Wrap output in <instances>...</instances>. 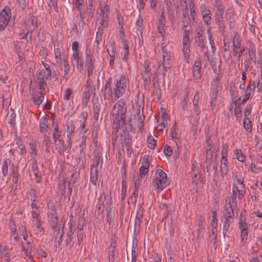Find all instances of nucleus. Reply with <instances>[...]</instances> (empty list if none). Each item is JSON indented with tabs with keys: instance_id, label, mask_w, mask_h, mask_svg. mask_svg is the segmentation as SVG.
Returning a JSON list of instances; mask_svg holds the SVG:
<instances>
[{
	"instance_id": "nucleus-51",
	"label": "nucleus",
	"mask_w": 262,
	"mask_h": 262,
	"mask_svg": "<svg viewBox=\"0 0 262 262\" xmlns=\"http://www.w3.org/2000/svg\"><path fill=\"white\" fill-rule=\"evenodd\" d=\"M136 27L138 31H141L143 30V19L139 14L136 21Z\"/></svg>"
},
{
	"instance_id": "nucleus-64",
	"label": "nucleus",
	"mask_w": 262,
	"mask_h": 262,
	"mask_svg": "<svg viewBox=\"0 0 262 262\" xmlns=\"http://www.w3.org/2000/svg\"><path fill=\"white\" fill-rule=\"evenodd\" d=\"M58 0H49V6L51 9L52 8L56 12H58V6H57Z\"/></svg>"
},
{
	"instance_id": "nucleus-30",
	"label": "nucleus",
	"mask_w": 262,
	"mask_h": 262,
	"mask_svg": "<svg viewBox=\"0 0 262 262\" xmlns=\"http://www.w3.org/2000/svg\"><path fill=\"white\" fill-rule=\"evenodd\" d=\"M28 24L25 23V28L28 30H31V27L33 29L37 28V18L35 16H30L28 20Z\"/></svg>"
},
{
	"instance_id": "nucleus-60",
	"label": "nucleus",
	"mask_w": 262,
	"mask_h": 262,
	"mask_svg": "<svg viewBox=\"0 0 262 262\" xmlns=\"http://www.w3.org/2000/svg\"><path fill=\"white\" fill-rule=\"evenodd\" d=\"M3 253L5 256L6 257V260L7 262H10L11 255L9 253V248L5 246L3 248Z\"/></svg>"
},
{
	"instance_id": "nucleus-21",
	"label": "nucleus",
	"mask_w": 262,
	"mask_h": 262,
	"mask_svg": "<svg viewBox=\"0 0 262 262\" xmlns=\"http://www.w3.org/2000/svg\"><path fill=\"white\" fill-rule=\"evenodd\" d=\"M149 163L147 157L145 155L143 158L141 166L139 168V174L140 177H144L149 170Z\"/></svg>"
},
{
	"instance_id": "nucleus-54",
	"label": "nucleus",
	"mask_w": 262,
	"mask_h": 262,
	"mask_svg": "<svg viewBox=\"0 0 262 262\" xmlns=\"http://www.w3.org/2000/svg\"><path fill=\"white\" fill-rule=\"evenodd\" d=\"M23 250L25 252L26 256L29 258L31 261L34 262L33 259V256L32 254V251L33 250L27 249V247H25V246H23Z\"/></svg>"
},
{
	"instance_id": "nucleus-40",
	"label": "nucleus",
	"mask_w": 262,
	"mask_h": 262,
	"mask_svg": "<svg viewBox=\"0 0 262 262\" xmlns=\"http://www.w3.org/2000/svg\"><path fill=\"white\" fill-rule=\"evenodd\" d=\"M234 154L236 156V159L241 162H244L246 160V157L245 155L242 152L241 149H236L234 150Z\"/></svg>"
},
{
	"instance_id": "nucleus-11",
	"label": "nucleus",
	"mask_w": 262,
	"mask_h": 262,
	"mask_svg": "<svg viewBox=\"0 0 262 262\" xmlns=\"http://www.w3.org/2000/svg\"><path fill=\"white\" fill-rule=\"evenodd\" d=\"M166 18L164 15V10H161V14L159 16L157 23V29L158 33L162 37L163 40H164L165 34Z\"/></svg>"
},
{
	"instance_id": "nucleus-7",
	"label": "nucleus",
	"mask_w": 262,
	"mask_h": 262,
	"mask_svg": "<svg viewBox=\"0 0 262 262\" xmlns=\"http://www.w3.org/2000/svg\"><path fill=\"white\" fill-rule=\"evenodd\" d=\"M162 62L158 63V69L155 71V74L158 75L161 73L163 76L166 74L167 70L171 66V56L168 53L164 52L162 54Z\"/></svg>"
},
{
	"instance_id": "nucleus-27",
	"label": "nucleus",
	"mask_w": 262,
	"mask_h": 262,
	"mask_svg": "<svg viewBox=\"0 0 262 262\" xmlns=\"http://www.w3.org/2000/svg\"><path fill=\"white\" fill-rule=\"evenodd\" d=\"M97 15L110 14L109 6L106 3L100 4L97 10Z\"/></svg>"
},
{
	"instance_id": "nucleus-34",
	"label": "nucleus",
	"mask_w": 262,
	"mask_h": 262,
	"mask_svg": "<svg viewBox=\"0 0 262 262\" xmlns=\"http://www.w3.org/2000/svg\"><path fill=\"white\" fill-rule=\"evenodd\" d=\"M15 117L16 114L13 108H10V111L7 113V120L9 124L11 126H14L15 125Z\"/></svg>"
},
{
	"instance_id": "nucleus-2",
	"label": "nucleus",
	"mask_w": 262,
	"mask_h": 262,
	"mask_svg": "<svg viewBox=\"0 0 262 262\" xmlns=\"http://www.w3.org/2000/svg\"><path fill=\"white\" fill-rule=\"evenodd\" d=\"M126 112L127 105L124 99H120L113 106L112 111V120L115 124L116 129H118L121 126L125 124Z\"/></svg>"
},
{
	"instance_id": "nucleus-5",
	"label": "nucleus",
	"mask_w": 262,
	"mask_h": 262,
	"mask_svg": "<svg viewBox=\"0 0 262 262\" xmlns=\"http://www.w3.org/2000/svg\"><path fill=\"white\" fill-rule=\"evenodd\" d=\"M249 224L246 222V214L245 212H242L238 221V228L241 230V244L244 246L246 243L248 232Z\"/></svg>"
},
{
	"instance_id": "nucleus-13",
	"label": "nucleus",
	"mask_w": 262,
	"mask_h": 262,
	"mask_svg": "<svg viewBox=\"0 0 262 262\" xmlns=\"http://www.w3.org/2000/svg\"><path fill=\"white\" fill-rule=\"evenodd\" d=\"M190 37L189 35H183V52L186 61L188 63L190 59Z\"/></svg>"
},
{
	"instance_id": "nucleus-24",
	"label": "nucleus",
	"mask_w": 262,
	"mask_h": 262,
	"mask_svg": "<svg viewBox=\"0 0 262 262\" xmlns=\"http://www.w3.org/2000/svg\"><path fill=\"white\" fill-rule=\"evenodd\" d=\"M59 64L60 69L63 70L64 72V77L66 79H68L69 77V73L70 71V67L68 61L64 59L63 60H61L60 61L58 62Z\"/></svg>"
},
{
	"instance_id": "nucleus-16",
	"label": "nucleus",
	"mask_w": 262,
	"mask_h": 262,
	"mask_svg": "<svg viewBox=\"0 0 262 262\" xmlns=\"http://www.w3.org/2000/svg\"><path fill=\"white\" fill-rule=\"evenodd\" d=\"M201 65L202 64L201 58H196L195 62L192 67L193 77L195 80H199L201 78Z\"/></svg>"
},
{
	"instance_id": "nucleus-29",
	"label": "nucleus",
	"mask_w": 262,
	"mask_h": 262,
	"mask_svg": "<svg viewBox=\"0 0 262 262\" xmlns=\"http://www.w3.org/2000/svg\"><path fill=\"white\" fill-rule=\"evenodd\" d=\"M97 21L99 25L98 27L97 35H102L103 30L108 27L110 20L97 19Z\"/></svg>"
},
{
	"instance_id": "nucleus-3",
	"label": "nucleus",
	"mask_w": 262,
	"mask_h": 262,
	"mask_svg": "<svg viewBox=\"0 0 262 262\" xmlns=\"http://www.w3.org/2000/svg\"><path fill=\"white\" fill-rule=\"evenodd\" d=\"M152 184L158 193L161 192L169 184L167 174L161 169H157L153 178Z\"/></svg>"
},
{
	"instance_id": "nucleus-50",
	"label": "nucleus",
	"mask_w": 262,
	"mask_h": 262,
	"mask_svg": "<svg viewBox=\"0 0 262 262\" xmlns=\"http://www.w3.org/2000/svg\"><path fill=\"white\" fill-rule=\"evenodd\" d=\"M195 42L197 45L202 49L203 50L205 47V38L201 37L195 39Z\"/></svg>"
},
{
	"instance_id": "nucleus-8",
	"label": "nucleus",
	"mask_w": 262,
	"mask_h": 262,
	"mask_svg": "<svg viewBox=\"0 0 262 262\" xmlns=\"http://www.w3.org/2000/svg\"><path fill=\"white\" fill-rule=\"evenodd\" d=\"M13 8L10 5L5 6L0 13V32L4 31L12 16Z\"/></svg>"
},
{
	"instance_id": "nucleus-4",
	"label": "nucleus",
	"mask_w": 262,
	"mask_h": 262,
	"mask_svg": "<svg viewBox=\"0 0 262 262\" xmlns=\"http://www.w3.org/2000/svg\"><path fill=\"white\" fill-rule=\"evenodd\" d=\"M234 210L230 203L226 205L224 208V212L222 219L223 222V233L224 235L228 231L230 225L233 221Z\"/></svg>"
},
{
	"instance_id": "nucleus-36",
	"label": "nucleus",
	"mask_w": 262,
	"mask_h": 262,
	"mask_svg": "<svg viewBox=\"0 0 262 262\" xmlns=\"http://www.w3.org/2000/svg\"><path fill=\"white\" fill-rule=\"evenodd\" d=\"M48 119L46 117H42L39 120V128L41 133H45L47 131L48 127Z\"/></svg>"
},
{
	"instance_id": "nucleus-10",
	"label": "nucleus",
	"mask_w": 262,
	"mask_h": 262,
	"mask_svg": "<svg viewBox=\"0 0 262 262\" xmlns=\"http://www.w3.org/2000/svg\"><path fill=\"white\" fill-rule=\"evenodd\" d=\"M106 201V196L104 193H101L100 195L99 198V201L98 202L97 204V208L98 210H100L102 206H105L106 207V214H114V213L112 210V205L111 203V199H108L106 201V203L104 204V202Z\"/></svg>"
},
{
	"instance_id": "nucleus-20",
	"label": "nucleus",
	"mask_w": 262,
	"mask_h": 262,
	"mask_svg": "<svg viewBox=\"0 0 262 262\" xmlns=\"http://www.w3.org/2000/svg\"><path fill=\"white\" fill-rule=\"evenodd\" d=\"M183 17L182 18V30L183 35H190V33L191 32V26L190 24V19L188 16H186V14L183 13Z\"/></svg>"
},
{
	"instance_id": "nucleus-43",
	"label": "nucleus",
	"mask_w": 262,
	"mask_h": 262,
	"mask_svg": "<svg viewBox=\"0 0 262 262\" xmlns=\"http://www.w3.org/2000/svg\"><path fill=\"white\" fill-rule=\"evenodd\" d=\"M235 104V107L234 108V115L236 117V119L237 120H239L242 118V115H241V112L242 109L241 107V103H237L236 100L234 102Z\"/></svg>"
},
{
	"instance_id": "nucleus-1",
	"label": "nucleus",
	"mask_w": 262,
	"mask_h": 262,
	"mask_svg": "<svg viewBox=\"0 0 262 262\" xmlns=\"http://www.w3.org/2000/svg\"><path fill=\"white\" fill-rule=\"evenodd\" d=\"M111 79V78H110L109 80L106 82L104 86V99L112 98L117 100L125 93L129 82L126 76L123 74L115 78L112 87L110 83Z\"/></svg>"
},
{
	"instance_id": "nucleus-42",
	"label": "nucleus",
	"mask_w": 262,
	"mask_h": 262,
	"mask_svg": "<svg viewBox=\"0 0 262 262\" xmlns=\"http://www.w3.org/2000/svg\"><path fill=\"white\" fill-rule=\"evenodd\" d=\"M72 6L73 9H79L84 7V0H72Z\"/></svg>"
},
{
	"instance_id": "nucleus-14",
	"label": "nucleus",
	"mask_w": 262,
	"mask_h": 262,
	"mask_svg": "<svg viewBox=\"0 0 262 262\" xmlns=\"http://www.w3.org/2000/svg\"><path fill=\"white\" fill-rule=\"evenodd\" d=\"M49 77H47V74L46 71L44 70H41L39 72L37 76V86L41 91L45 90L47 86L46 80Z\"/></svg>"
},
{
	"instance_id": "nucleus-25",
	"label": "nucleus",
	"mask_w": 262,
	"mask_h": 262,
	"mask_svg": "<svg viewBox=\"0 0 262 262\" xmlns=\"http://www.w3.org/2000/svg\"><path fill=\"white\" fill-rule=\"evenodd\" d=\"M97 165L98 164L99 160H97ZM98 171L97 165L94 166L91 168L90 172V182L94 185H96L98 181Z\"/></svg>"
},
{
	"instance_id": "nucleus-47",
	"label": "nucleus",
	"mask_w": 262,
	"mask_h": 262,
	"mask_svg": "<svg viewBox=\"0 0 262 262\" xmlns=\"http://www.w3.org/2000/svg\"><path fill=\"white\" fill-rule=\"evenodd\" d=\"M220 88V80L219 78L218 75H215V76L213 78L212 84H211V90H217L219 91Z\"/></svg>"
},
{
	"instance_id": "nucleus-32",
	"label": "nucleus",
	"mask_w": 262,
	"mask_h": 262,
	"mask_svg": "<svg viewBox=\"0 0 262 262\" xmlns=\"http://www.w3.org/2000/svg\"><path fill=\"white\" fill-rule=\"evenodd\" d=\"M49 222L53 230H55L57 228V225L58 223V219L55 213H49Z\"/></svg>"
},
{
	"instance_id": "nucleus-44",
	"label": "nucleus",
	"mask_w": 262,
	"mask_h": 262,
	"mask_svg": "<svg viewBox=\"0 0 262 262\" xmlns=\"http://www.w3.org/2000/svg\"><path fill=\"white\" fill-rule=\"evenodd\" d=\"M159 208L160 210L163 212V217L167 218L169 214L168 206L166 203H162L160 205Z\"/></svg>"
},
{
	"instance_id": "nucleus-26",
	"label": "nucleus",
	"mask_w": 262,
	"mask_h": 262,
	"mask_svg": "<svg viewBox=\"0 0 262 262\" xmlns=\"http://www.w3.org/2000/svg\"><path fill=\"white\" fill-rule=\"evenodd\" d=\"M215 7L216 8V10L214 13V18L223 17V15L224 12L225 7L223 3L220 1H217Z\"/></svg>"
},
{
	"instance_id": "nucleus-37",
	"label": "nucleus",
	"mask_w": 262,
	"mask_h": 262,
	"mask_svg": "<svg viewBox=\"0 0 262 262\" xmlns=\"http://www.w3.org/2000/svg\"><path fill=\"white\" fill-rule=\"evenodd\" d=\"M233 187L235 188V189L238 191V198L239 199H242L245 196L246 193V188L244 184L233 186Z\"/></svg>"
},
{
	"instance_id": "nucleus-62",
	"label": "nucleus",
	"mask_w": 262,
	"mask_h": 262,
	"mask_svg": "<svg viewBox=\"0 0 262 262\" xmlns=\"http://www.w3.org/2000/svg\"><path fill=\"white\" fill-rule=\"evenodd\" d=\"M164 152L167 157H170L172 154V149L171 146L166 144L164 146Z\"/></svg>"
},
{
	"instance_id": "nucleus-19",
	"label": "nucleus",
	"mask_w": 262,
	"mask_h": 262,
	"mask_svg": "<svg viewBox=\"0 0 262 262\" xmlns=\"http://www.w3.org/2000/svg\"><path fill=\"white\" fill-rule=\"evenodd\" d=\"M94 63L95 61L92 59L91 56L87 54L86 55L85 60V67L87 69L88 77L87 82L91 80L90 77L92 75L93 70L94 69Z\"/></svg>"
},
{
	"instance_id": "nucleus-41",
	"label": "nucleus",
	"mask_w": 262,
	"mask_h": 262,
	"mask_svg": "<svg viewBox=\"0 0 262 262\" xmlns=\"http://www.w3.org/2000/svg\"><path fill=\"white\" fill-rule=\"evenodd\" d=\"M62 234L63 232H60L59 230H58V232L56 233V236H55V241L54 243V247L56 248H59L60 244L62 242Z\"/></svg>"
},
{
	"instance_id": "nucleus-63",
	"label": "nucleus",
	"mask_w": 262,
	"mask_h": 262,
	"mask_svg": "<svg viewBox=\"0 0 262 262\" xmlns=\"http://www.w3.org/2000/svg\"><path fill=\"white\" fill-rule=\"evenodd\" d=\"M216 215L217 214L215 211L212 212V220L210 223L211 227H216L217 226V220L216 218Z\"/></svg>"
},
{
	"instance_id": "nucleus-46",
	"label": "nucleus",
	"mask_w": 262,
	"mask_h": 262,
	"mask_svg": "<svg viewBox=\"0 0 262 262\" xmlns=\"http://www.w3.org/2000/svg\"><path fill=\"white\" fill-rule=\"evenodd\" d=\"M53 137L54 142H56L58 140L61 139L60 132L59 131L58 125H56L53 129Z\"/></svg>"
},
{
	"instance_id": "nucleus-9",
	"label": "nucleus",
	"mask_w": 262,
	"mask_h": 262,
	"mask_svg": "<svg viewBox=\"0 0 262 262\" xmlns=\"http://www.w3.org/2000/svg\"><path fill=\"white\" fill-rule=\"evenodd\" d=\"M241 40L238 34L235 33L232 38L233 54L234 55H238L241 57L245 51V48L241 46Z\"/></svg>"
},
{
	"instance_id": "nucleus-6",
	"label": "nucleus",
	"mask_w": 262,
	"mask_h": 262,
	"mask_svg": "<svg viewBox=\"0 0 262 262\" xmlns=\"http://www.w3.org/2000/svg\"><path fill=\"white\" fill-rule=\"evenodd\" d=\"M93 6V5H92ZM89 6V8H85V6L78 9V15L79 16V19L78 21L79 26H84L85 25L84 19H86L88 22H90L94 16V9L92 6Z\"/></svg>"
},
{
	"instance_id": "nucleus-31",
	"label": "nucleus",
	"mask_w": 262,
	"mask_h": 262,
	"mask_svg": "<svg viewBox=\"0 0 262 262\" xmlns=\"http://www.w3.org/2000/svg\"><path fill=\"white\" fill-rule=\"evenodd\" d=\"M72 59L76 62L77 69L81 71L83 69V63L79 56V53H72Z\"/></svg>"
},
{
	"instance_id": "nucleus-55",
	"label": "nucleus",
	"mask_w": 262,
	"mask_h": 262,
	"mask_svg": "<svg viewBox=\"0 0 262 262\" xmlns=\"http://www.w3.org/2000/svg\"><path fill=\"white\" fill-rule=\"evenodd\" d=\"M74 232L72 231V227H70L69 231L67 234V238L66 239V245H70L72 242V237Z\"/></svg>"
},
{
	"instance_id": "nucleus-59",
	"label": "nucleus",
	"mask_w": 262,
	"mask_h": 262,
	"mask_svg": "<svg viewBox=\"0 0 262 262\" xmlns=\"http://www.w3.org/2000/svg\"><path fill=\"white\" fill-rule=\"evenodd\" d=\"M106 51L108 55H110V57H115V50L114 47L113 45L111 44L108 45Z\"/></svg>"
},
{
	"instance_id": "nucleus-49",
	"label": "nucleus",
	"mask_w": 262,
	"mask_h": 262,
	"mask_svg": "<svg viewBox=\"0 0 262 262\" xmlns=\"http://www.w3.org/2000/svg\"><path fill=\"white\" fill-rule=\"evenodd\" d=\"M51 144V139L49 137L45 135L44 136V140L43 141V146L45 147L47 151L49 152Z\"/></svg>"
},
{
	"instance_id": "nucleus-18",
	"label": "nucleus",
	"mask_w": 262,
	"mask_h": 262,
	"mask_svg": "<svg viewBox=\"0 0 262 262\" xmlns=\"http://www.w3.org/2000/svg\"><path fill=\"white\" fill-rule=\"evenodd\" d=\"M120 42L119 47L122 49L121 55L122 56L123 60L126 61L128 59L127 56L129 54V46L127 41L123 39V37H120Z\"/></svg>"
},
{
	"instance_id": "nucleus-38",
	"label": "nucleus",
	"mask_w": 262,
	"mask_h": 262,
	"mask_svg": "<svg viewBox=\"0 0 262 262\" xmlns=\"http://www.w3.org/2000/svg\"><path fill=\"white\" fill-rule=\"evenodd\" d=\"M216 24L219 27V30L222 35L225 31V25L223 17L215 18Z\"/></svg>"
},
{
	"instance_id": "nucleus-57",
	"label": "nucleus",
	"mask_w": 262,
	"mask_h": 262,
	"mask_svg": "<svg viewBox=\"0 0 262 262\" xmlns=\"http://www.w3.org/2000/svg\"><path fill=\"white\" fill-rule=\"evenodd\" d=\"M9 164L7 160H4L2 167V172L4 176H6L8 174Z\"/></svg>"
},
{
	"instance_id": "nucleus-53",
	"label": "nucleus",
	"mask_w": 262,
	"mask_h": 262,
	"mask_svg": "<svg viewBox=\"0 0 262 262\" xmlns=\"http://www.w3.org/2000/svg\"><path fill=\"white\" fill-rule=\"evenodd\" d=\"M35 253L36 254L43 258H46L48 256V253L40 247H38L36 248Z\"/></svg>"
},
{
	"instance_id": "nucleus-35",
	"label": "nucleus",
	"mask_w": 262,
	"mask_h": 262,
	"mask_svg": "<svg viewBox=\"0 0 262 262\" xmlns=\"http://www.w3.org/2000/svg\"><path fill=\"white\" fill-rule=\"evenodd\" d=\"M218 90H211L210 92V97H211V101H210V106L211 108L213 110L216 106V102H217V93Z\"/></svg>"
},
{
	"instance_id": "nucleus-15",
	"label": "nucleus",
	"mask_w": 262,
	"mask_h": 262,
	"mask_svg": "<svg viewBox=\"0 0 262 262\" xmlns=\"http://www.w3.org/2000/svg\"><path fill=\"white\" fill-rule=\"evenodd\" d=\"M256 88V83L254 80H251L250 83L247 85L245 90V94L242 100V103L243 104L245 103L251 96L252 94L255 91Z\"/></svg>"
},
{
	"instance_id": "nucleus-17",
	"label": "nucleus",
	"mask_w": 262,
	"mask_h": 262,
	"mask_svg": "<svg viewBox=\"0 0 262 262\" xmlns=\"http://www.w3.org/2000/svg\"><path fill=\"white\" fill-rule=\"evenodd\" d=\"M71 146L72 142H71L70 144H68L67 146H64V142L61 139H60L56 142H55V148L57 150L58 152L60 155H63L65 151L69 152L71 149Z\"/></svg>"
},
{
	"instance_id": "nucleus-23",
	"label": "nucleus",
	"mask_w": 262,
	"mask_h": 262,
	"mask_svg": "<svg viewBox=\"0 0 262 262\" xmlns=\"http://www.w3.org/2000/svg\"><path fill=\"white\" fill-rule=\"evenodd\" d=\"M62 47L60 46L58 41L54 42V54L56 62H59L61 60L64 59L61 58Z\"/></svg>"
},
{
	"instance_id": "nucleus-28",
	"label": "nucleus",
	"mask_w": 262,
	"mask_h": 262,
	"mask_svg": "<svg viewBox=\"0 0 262 262\" xmlns=\"http://www.w3.org/2000/svg\"><path fill=\"white\" fill-rule=\"evenodd\" d=\"M43 99L44 95L41 92H35L32 94V101L37 106L42 102Z\"/></svg>"
},
{
	"instance_id": "nucleus-56",
	"label": "nucleus",
	"mask_w": 262,
	"mask_h": 262,
	"mask_svg": "<svg viewBox=\"0 0 262 262\" xmlns=\"http://www.w3.org/2000/svg\"><path fill=\"white\" fill-rule=\"evenodd\" d=\"M115 214H106V222L109 225V228H113Z\"/></svg>"
},
{
	"instance_id": "nucleus-48",
	"label": "nucleus",
	"mask_w": 262,
	"mask_h": 262,
	"mask_svg": "<svg viewBox=\"0 0 262 262\" xmlns=\"http://www.w3.org/2000/svg\"><path fill=\"white\" fill-rule=\"evenodd\" d=\"M73 91L72 89L68 88L64 92L63 99L66 101L69 100L72 97Z\"/></svg>"
},
{
	"instance_id": "nucleus-22",
	"label": "nucleus",
	"mask_w": 262,
	"mask_h": 262,
	"mask_svg": "<svg viewBox=\"0 0 262 262\" xmlns=\"http://www.w3.org/2000/svg\"><path fill=\"white\" fill-rule=\"evenodd\" d=\"M75 130V126L72 120H68L67 121V137L68 140L67 141V144H70L72 142V135Z\"/></svg>"
},
{
	"instance_id": "nucleus-12",
	"label": "nucleus",
	"mask_w": 262,
	"mask_h": 262,
	"mask_svg": "<svg viewBox=\"0 0 262 262\" xmlns=\"http://www.w3.org/2000/svg\"><path fill=\"white\" fill-rule=\"evenodd\" d=\"M203 20L205 24L209 26L212 23L211 13L210 9L205 3L202 4L200 7Z\"/></svg>"
},
{
	"instance_id": "nucleus-52",
	"label": "nucleus",
	"mask_w": 262,
	"mask_h": 262,
	"mask_svg": "<svg viewBox=\"0 0 262 262\" xmlns=\"http://www.w3.org/2000/svg\"><path fill=\"white\" fill-rule=\"evenodd\" d=\"M148 147L150 149H154L156 146V140L151 136H149L148 139Z\"/></svg>"
},
{
	"instance_id": "nucleus-45",
	"label": "nucleus",
	"mask_w": 262,
	"mask_h": 262,
	"mask_svg": "<svg viewBox=\"0 0 262 262\" xmlns=\"http://www.w3.org/2000/svg\"><path fill=\"white\" fill-rule=\"evenodd\" d=\"M35 234L36 235L42 234L43 233V229L41 226L40 220H37V221H35Z\"/></svg>"
},
{
	"instance_id": "nucleus-58",
	"label": "nucleus",
	"mask_w": 262,
	"mask_h": 262,
	"mask_svg": "<svg viewBox=\"0 0 262 262\" xmlns=\"http://www.w3.org/2000/svg\"><path fill=\"white\" fill-rule=\"evenodd\" d=\"M171 139L176 143V149L175 150V152L178 154V155H179V140L178 138L176 137L173 134H171Z\"/></svg>"
},
{
	"instance_id": "nucleus-61",
	"label": "nucleus",
	"mask_w": 262,
	"mask_h": 262,
	"mask_svg": "<svg viewBox=\"0 0 262 262\" xmlns=\"http://www.w3.org/2000/svg\"><path fill=\"white\" fill-rule=\"evenodd\" d=\"M79 178V173L75 171L71 176L69 183L70 185H74L76 180Z\"/></svg>"
},
{
	"instance_id": "nucleus-39",
	"label": "nucleus",
	"mask_w": 262,
	"mask_h": 262,
	"mask_svg": "<svg viewBox=\"0 0 262 262\" xmlns=\"http://www.w3.org/2000/svg\"><path fill=\"white\" fill-rule=\"evenodd\" d=\"M244 127L246 131L250 133L252 130V125L250 120L247 118L245 117L244 119Z\"/></svg>"
},
{
	"instance_id": "nucleus-33",
	"label": "nucleus",
	"mask_w": 262,
	"mask_h": 262,
	"mask_svg": "<svg viewBox=\"0 0 262 262\" xmlns=\"http://www.w3.org/2000/svg\"><path fill=\"white\" fill-rule=\"evenodd\" d=\"M227 158L222 157L221 160V164L220 165L221 174L222 177H224L227 174L228 171V167L227 164Z\"/></svg>"
}]
</instances>
